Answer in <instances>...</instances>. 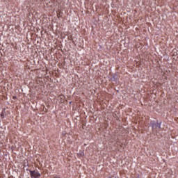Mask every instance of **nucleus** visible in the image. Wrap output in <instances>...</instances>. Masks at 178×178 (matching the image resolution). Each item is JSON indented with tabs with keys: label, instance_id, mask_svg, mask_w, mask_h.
I'll return each instance as SVG.
<instances>
[{
	"label": "nucleus",
	"instance_id": "nucleus-2",
	"mask_svg": "<svg viewBox=\"0 0 178 178\" xmlns=\"http://www.w3.org/2000/svg\"><path fill=\"white\" fill-rule=\"evenodd\" d=\"M54 178H60V177H55Z\"/></svg>",
	"mask_w": 178,
	"mask_h": 178
},
{
	"label": "nucleus",
	"instance_id": "nucleus-3",
	"mask_svg": "<svg viewBox=\"0 0 178 178\" xmlns=\"http://www.w3.org/2000/svg\"><path fill=\"white\" fill-rule=\"evenodd\" d=\"M154 125H153V126H152V128L154 129Z\"/></svg>",
	"mask_w": 178,
	"mask_h": 178
},
{
	"label": "nucleus",
	"instance_id": "nucleus-1",
	"mask_svg": "<svg viewBox=\"0 0 178 178\" xmlns=\"http://www.w3.org/2000/svg\"><path fill=\"white\" fill-rule=\"evenodd\" d=\"M31 173V177L32 178H39L41 177V174H40V172L33 170V171H30Z\"/></svg>",
	"mask_w": 178,
	"mask_h": 178
}]
</instances>
